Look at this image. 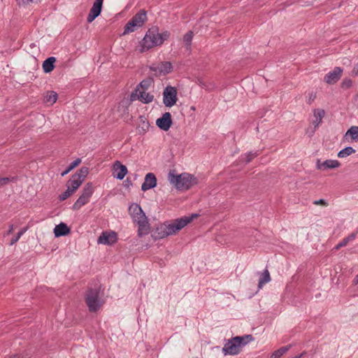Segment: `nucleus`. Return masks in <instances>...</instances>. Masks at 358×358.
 <instances>
[{
	"label": "nucleus",
	"instance_id": "obj_26",
	"mask_svg": "<svg viewBox=\"0 0 358 358\" xmlns=\"http://www.w3.org/2000/svg\"><path fill=\"white\" fill-rule=\"evenodd\" d=\"M271 280L269 272L266 269L262 273L259 280L258 287L261 289L266 283H268Z\"/></svg>",
	"mask_w": 358,
	"mask_h": 358
},
{
	"label": "nucleus",
	"instance_id": "obj_41",
	"mask_svg": "<svg viewBox=\"0 0 358 358\" xmlns=\"http://www.w3.org/2000/svg\"><path fill=\"white\" fill-rule=\"evenodd\" d=\"M352 72L355 74V75H358V64H356L354 68H353V70H352Z\"/></svg>",
	"mask_w": 358,
	"mask_h": 358
},
{
	"label": "nucleus",
	"instance_id": "obj_38",
	"mask_svg": "<svg viewBox=\"0 0 358 358\" xmlns=\"http://www.w3.org/2000/svg\"><path fill=\"white\" fill-rule=\"evenodd\" d=\"M41 0H17L19 5L28 4L29 3H38Z\"/></svg>",
	"mask_w": 358,
	"mask_h": 358
},
{
	"label": "nucleus",
	"instance_id": "obj_34",
	"mask_svg": "<svg viewBox=\"0 0 358 358\" xmlns=\"http://www.w3.org/2000/svg\"><path fill=\"white\" fill-rule=\"evenodd\" d=\"M72 194L73 192L67 188L66 190L59 196V200L64 201L65 199L69 198Z\"/></svg>",
	"mask_w": 358,
	"mask_h": 358
},
{
	"label": "nucleus",
	"instance_id": "obj_14",
	"mask_svg": "<svg viewBox=\"0 0 358 358\" xmlns=\"http://www.w3.org/2000/svg\"><path fill=\"white\" fill-rule=\"evenodd\" d=\"M103 1V0H96L94 2L93 6L91 8L90 13L88 14V16L87 17V20L88 22H92L95 20L96 17H97L100 15Z\"/></svg>",
	"mask_w": 358,
	"mask_h": 358
},
{
	"label": "nucleus",
	"instance_id": "obj_21",
	"mask_svg": "<svg viewBox=\"0 0 358 358\" xmlns=\"http://www.w3.org/2000/svg\"><path fill=\"white\" fill-rule=\"evenodd\" d=\"M83 183L81 180L74 178L73 175L71 178L67 182V188L73 192V193Z\"/></svg>",
	"mask_w": 358,
	"mask_h": 358
},
{
	"label": "nucleus",
	"instance_id": "obj_1",
	"mask_svg": "<svg viewBox=\"0 0 358 358\" xmlns=\"http://www.w3.org/2000/svg\"><path fill=\"white\" fill-rule=\"evenodd\" d=\"M198 216V214L194 213L189 216H184L176 219L170 223L166 222L160 224L155 231L156 238H164L169 236L176 234Z\"/></svg>",
	"mask_w": 358,
	"mask_h": 358
},
{
	"label": "nucleus",
	"instance_id": "obj_25",
	"mask_svg": "<svg viewBox=\"0 0 358 358\" xmlns=\"http://www.w3.org/2000/svg\"><path fill=\"white\" fill-rule=\"evenodd\" d=\"M350 136L352 141H358V127H351L345 133L344 137Z\"/></svg>",
	"mask_w": 358,
	"mask_h": 358
},
{
	"label": "nucleus",
	"instance_id": "obj_45",
	"mask_svg": "<svg viewBox=\"0 0 358 358\" xmlns=\"http://www.w3.org/2000/svg\"><path fill=\"white\" fill-rule=\"evenodd\" d=\"M302 355H303V353L301 355H300L299 356L296 357L295 358H301Z\"/></svg>",
	"mask_w": 358,
	"mask_h": 358
},
{
	"label": "nucleus",
	"instance_id": "obj_31",
	"mask_svg": "<svg viewBox=\"0 0 358 358\" xmlns=\"http://www.w3.org/2000/svg\"><path fill=\"white\" fill-rule=\"evenodd\" d=\"M290 348V345L283 346L272 353L271 358H280L282 355L287 352Z\"/></svg>",
	"mask_w": 358,
	"mask_h": 358
},
{
	"label": "nucleus",
	"instance_id": "obj_42",
	"mask_svg": "<svg viewBox=\"0 0 358 358\" xmlns=\"http://www.w3.org/2000/svg\"><path fill=\"white\" fill-rule=\"evenodd\" d=\"M71 170H69V167L64 171L61 173V176H64L65 175H66L67 173H69Z\"/></svg>",
	"mask_w": 358,
	"mask_h": 358
},
{
	"label": "nucleus",
	"instance_id": "obj_18",
	"mask_svg": "<svg viewBox=\"0 0 358 358\" xmlns=\"http://www.w3.org/2000/svg\"><path fill=\"white\" fill-rule=\"evenodd\" d=\"M115 234H108L103 232L102 234L99 237L98 243L101 244H111L115 241Z\"/></svg>",
	"mask_w": 358,
	"mask_h": 358
},
{
	"label": "nucleus",
	"instance_id": "obj_10",
	"mask_svg": "<svg viewBox=\"0 0 358 358\" xmlns=\"http://www.w3.org/2000/svg\"><path fill=\"white\" fill-rule=\"evenodd\" d=\"M154 99V96L145 90H140L135 89V90L130 95V100L134 101L139 100L143 103H151Z\"/></svg>",
	"mask_w": 358,
	"mask_h": 358
},
{
	"label": "nucleus",
	"instance_id": "obj_20",
	"mask_svg": "<svg viewBox=\"0 0 358 358\" xmlns=\"http://www.w3.org/2000/svg\"><path fill=\"white\" fill-rule=\"evenodd\" d=\"M56 62V58L54 57H50L46 59L42 65L43 70L45 73H50L53 71L55 68V62Z\"/></svg>",
	"mask_w": 358,
	"mask_h": 358
},
{
	"label": "nucleus",
	"instance_id": "obj_3",
	"mask_svg": "<svg viewBox=\"0 0 358 358\" xmlns=\"http://www.w3.org/2000/svg\"><path fill=\"white\" fill-rule=\"evenodd\" d=\"M129 213L134 222L138 224V235L141 237L150 232V224L148 218L141 207L137 203H132L129 207Z\"/></svg>",
	"mask_w": 358,
	"mask_h": 358
},
{
	"label": "nucleus",
	"instance_id": "obj_29",
	"mask_svg": "<svg viewBox=\"0 0 358 358\" xmlns=\"http://www.w3.org/2000/svg\"><path fill=\"white\" fill-rule=\"evenodd\" d=\"M258 155L257 152H249L244 155H242L240 157V160L242 162H245V164L249 163L252 161L255 157Z\"/></svg>",
	"mask_w": 358,
	"mask_h": 358
},
{
	"label": "nucleus",
	"instance_id": "obj_6",
	"mask_svg": "<svg viewBox=\"0 0 358 358\" xmlns=\"http://www.w3.org/2000/svg\"><path fill=\"white\" fill-rule=\"evenodd\" d=\"M147 19L146 11L141 10L125 24L123 34H128L141 27Z\"/></svg>",
	"mask_w": 358,
	"mask_h": 358
},
{
	"label": "nucleus",
	"instance_id": "obj_32",
	"mask_svg": "<svg viewBox=\"0 0 358 358\" xmlns=\"http://www.w3.org/2000/svg\"><path fill=\"white\" fill-rule=\"evenodd\" d=\"M27 227L21 229V230L15 236L12 238V239L10 240V245H13L15 244L21 238V236L27 231Z\"/></svg>",
	"mask_w": 358,
	"mask_h": 358
},
{
	"label": "nucleus",
	"instance_id": "obj_28",
	"mask_svg": "<svg viewBox=\"0 0 358 358\" xmlns=\"http://www.w3.org/2000/svg\"><path fill=\"white\" fill-rule=\"evenodd\" d=\"M152 83L153 80L152 78L145 79L142 80L138 85H137L136 89L147 91L151 87Z\"/></svg>",
	"mask_w": 358,
	"mask_h": 358
},
{
	"label": "nucleus",
	"instance_id": "obj_27",
	"mask_svg": "<svg viewBox=\"0 0 358 358\" xmlns=\"http://www.w3.org/2000/svg\"><path fill=\"white\" fill-rule=\"evenodd\" d=\"M88 173L89 169L87 167L83 166L80 168L75 174H73V176L74 178H78L83 182Z\"/></svg>",
	"mask_w": 358,
	"mask_h": 358
},
{
	"label": "nucleus",
	"instance_id": "obj_5",
	"mask_svg": "<svg viewBox=\"0 0 358 358\" xmlns=\"http://www.w3.org/2000/svg\"><path fill=\"white\" fill-rule=\"evenodd\" d=\"M168 180L178 190H187L196 183V178L191 174L182 173L176 174L175 171H170Z\"/></svg>",
	"mask_w": 358,
	"mask_h": 358
},
{
	"label": "nucleus",
	"instance_id": "obj_4",
	"mask_svg": "<svg viewBox=\"0 0 358 358\" xmlns=\"http://www.w3.org/2000/svg\"><path fill=\"white\" fill-rule=\"evenodd\" d=\"M254 340L252 335L235 336L227 341L222 348L224 355H235L240 353L242 348Z\"/></svg>",
	"mask_w": 358,
	"mask_h": 358
},
{
	"label": "nucleus",
	"instance_id": "obj_16",
	"mask_svg": "<svg viewBox=\"0 0 358 358\" xmlns=\"http://www.w3.org/2000/svg\"><path fill=\"white\" fill-rule=\"evenodd\" d=\"M113 170L117 172L114 176L118 180H122L128 172L126 166L122 164L119 161L114 163Z\"/></svg>",
	"mask_w": 358,
	"mask_h": 358
},
{
	"label": "nucleus",
	"instance_id": "obj_35",
	"mask_svg": "<svg viewBox=\"0 0 358 358\" xmlns=\"http://www.w3.org/2000/svg\"><path fill=\"white\" fill-rule=\"evenodd\" d=\"M352 86V81L350 79H344L341 83V87L348 89Z\"/></svg>",
	"mask_w": 358,
	"mask_h": 358
},
{
	"label": "nucleus",
	"instance_id": "obj_13",
	"mask_svg": "<svg viewBox=\"0 0 358 358\" xmlns=\"http://www.w3.org/2000/svg\"><path fill=\"white\" fill-rule=\"evenodd\" d=\"M340 166L341 163L338 160L335 159H327L324 162H322L318 159L316 162V169L318 170L336 169Z\"/></svg>",
	"mask_w": 358,
	"mask_h": 358
},
{
	"label": "nucleus",
	"instance_id": "obj_7",
	"mask_svg": "<svg viewBox=\"0 0 358 358\" xmlns=\"http://www.w3.org/2000/svg\"><path fill=\"white\" fill-rule=\"evenodd\" d=\"M85 301L90 312L97 311L103 303V301L99 297V292L96 289H90L87 291Z\"/></svg>",
	"mask_w": 358,
	"mask_h": 358
},
{
	"label": "nucleus",
	"instance_id": "obj_11",
	"mask_svg": "<svg viewBox=\"0 0 358 358\" xmlns=\"http://www.w3.org/2000/svg\"><path fill=\"white\" fill-rule=\"evenodd\" d=\"M157 126L163 131H168L172 124L171 115L170 113L166 112L162 116L158 118L156 121Z\"/></svg>",
	"mask_w": 358,
	"mask_h": 358
},
{
	"label": "nucleus",
	"instance_id": "obj_39",
	"mask_svg": "<svg viewBox=\"0 0 358 358\" xmlns=\"http://www.w3.org/2000/svg\"><path fill=\"white\" fill-rule=\"evenodd\" d=\"M313 204L317 205V206L322 205L324 206H327V205H328L327 202L324 199H322L314 201Z\"/></svg>",
	"mask_w": 358,
	"mask_h": 358
},
{
	"label": "nucleus",
	"instance_id": "obj_22",
	"mask_svg": "<svg viewBox=\"0 0 358 358\" xmlns=\"http://www.w3.org/2000/svg\"><path fill=\"white\" fill-rule=\"evenodd\" d=\"M357 232H352L349 236L343 238L336 247V250H338L348 244V243L354 241L357 237Z\"/></svg>",
	"mask_w": 358,
	"mask_h": 358
},
{
	"label": "nucleus",
	"instance_id": "obj_12",
	"mask_svg": "<svg viewBox=\"0 0 358 358\" xmlns=\"http://www.w3.org/2000/svg\"><path fill=\"white\" fill-rule=\"evenodd\" d=\"M342 73L343 69L341 67H335L333 71L326 74L324 80L327 84H334L341 78Z\"/></svg>",
	"mask_w": 358,
	"mask_h": 358
},
{
	"label": "nucleus",
	"instance_id": "obj_9",
	"mask_svg": "<svg viewBox=\"0 0 358 358\" xmlns=\"http://www.w3.org/2000/svg\"><path fill=\"white\" fill-rule=\"evenodd\" d=\"M178 101L176 87L167 86L163 92V103L166 107H171Z\"/></svg>",
	"mask_w": 358,
	"mask_h": 358
},
{
	"label": "nucleus",
	"instance_id": "obj_19",
	"mask_svg": "<svg viewBox=\"0 0 358 358\" xmlns=\"http://www.w3.org/2000/svg\"><path fill=\"white\" fill-rule=\"evenodd\" d=\"M313 115L315 120L313 121V124L314 125L315 128H317L322 123V119L325 115V112L323 109L317 108L314 110Z\"/></svg>",
	"mask_w": 358,
	"mask_h": 358
},
{
	"label": "nucleus",
	"instance_id": "obj_36",
	"mask_svg": "<svg viewBox=\"0 0 358 358\" xmlns=\"http://www.w3.org/2000/svg\"><path fill=\"white\" fill-rule=\"evenodd\" d=\"M316 99V94L313 92L308 93L307 96V103L311 104Z\"/></svg>",
	"mask_w": 358,
	"mask_h": 358
},
{
	"label": "nucleus",
	"instance_id": "obj_15",
	"mask_svg": "<svg viewBox=\"0 0 358 358\" xmlns=\"http://www.w3.org/2000/svg\"><path fill=\"white\" fill-rule=\"evenodd\" d=\"M157 186V178L152 173L145 175L144 182L141 185V190L145 192Z\"/></svg>",
	"mask_w": 358,
	"mask_h": 358
},
{
	"label": "nucleus",
	"instance_id": "obj_8",
	"mask_svg": "<svg viewBox=\"0 0 358 358\" xmlns=\"http://www.w3.org/2000/svg\"><path fill=\"white\" fill-rule=\"evenodd\" d=\"M94 192V187L90 182L87 183L83 189L81 195L73 205V210H78L87 203Z\"/></svg>",
	"mask_w": 358,
	"mask_h": 358
},
{
	"label": "nucleus",
	"instance_id": "obj_44",
	"mask_svg": "<svg viewBox=\"0 0 358 358\" xmlns=\"http://www.w3.org/2000/svg\"><path fill=\"white\" fill-rule=\"evenodd\" d=\"M13 225H12V224H11V225L9 227V229H8V234H11V233L13 232Z\"/></svg>",
	"mask_w": 358,
	"mask_h": 358
},
{
	"label": "nucleus",
	"instance_id": "obj_24",
	"mask_svg": "<svg viewBox=\"0 0 358 358\" xmlns=\"http://www.w3.org/2000/svg\"><path fill=\"white\" fill-rule=\"evenodd\" d=\"M57 100V94L55 92H48L44 96V101L50 105H52Z\"/></svg>",
	"mask_w": 358,
	"mask_h": 358
},
{
	"label": "nucleus",
	"instance_id": "obj_40",
	"mask_svg": "<svg viewBox=\"0 0 358 358\" xmlns=\"http://www.w3.org/2000/svg\"><path fill=\"white\" fill-rule=\"evenodd\" d=\"M9 178L7 177L0 178V187L8 183Z\"/></svg>",
	"mask_w": 358,
	"mask_h": 358
},
{
	"label": "nucleus",
	"instance_id": "obj_30",
	"mask_svg": "<svg viewBox=\"0 0 358 358\" xmlns=\"http://www.w3.org/2000/svg\"><path fill=\"white\" fill-rule=\"evenodd\" d=\"M355 152V150L353 148L349 146V147H346L344 149L339 151L338 153V157L340 158H344V157H346Z\"/></svg>",
	"mask_w": 358,
	"mask_h": 358
},
{
	"label": "nucleus",
	"instance_id": "obj_37",
	"mask_svg": "<svg viewBox=\"0 0 358 358\" xmlns=\"http://www.w3.org/2000/svg\"><path fill=\"white\" fill-rule=\"evenodd\" d=\"M81 162V159L78 158L76 160H74L73 162H71L69 166V170H73L74 168L78 166Z\"/></svg>",
	"mask_w": 358,
	"mask_h": 358
},
{
	"label": "nucleus",
	"instance_id": "obj_43",
	"mask_svg": "<svg viewBox=\"0 0 358 358\" xmlns=\"http://www.w3.org/2000/svg\"><path fill=\"white\" fill-rule=\"evenodd\" d=\"M353 283L355 285H358V274L355 277L353 280Z\"/></svg>",
	"mask_w": 358,
	"mask_h": 358
},
{
	"label": "nucleus",
	"instance_id": "obj_33",
	"mask_svg": "<svg viewBox=\"0 0 358 358\" xmlns=\"http://www.w3.org/2000/svg\"><path fill=\"white\" fill-rule=\"evenodd\" d=\"M193 32L192 31H189L186 33L183 36V41L188 45H190L192 40L193 38Z\"/></svg>",
	"mask_w": 358,
	"mask_h": 358
},
{
	"label": "nucleus",
	"instance_id": "obj_23",
	"mask_svg": "<svg viewBox=\"0 0 358 358\" xmlns=\"http://www.w3.org/2000/svg\"><path fill=\"white\" fill-rule=\"evenodd\" d=\"M157 69L160 74L166 75L171 72L172 69V65L169 62H162L158 65Z\"/></svg>",
	"mask_w": 358,
	"mask_h": 358
},
{
	"label": "nucleus",
	"instance_id": "obj_46",
	"mask_svg": "<svg viewBox=\"0 0 358 358\" xmlns=\"http://www.w3.org/2000/svg\"><path fill=\"white\" fill-rule=\"evenodd\" d=\"M148 126H149V124H148V122H147L146 123V127H148Z\"/></svg>",
	"mask_w": 358,
	"mask_h": 358
},
{
	"label": "nucleus",
	"instance_id": "obj_17",
	"mask_svg": "<svg viewBox=\"0 0 358 358\" xmlns=\"http://www.w3.org/2000/svg\"><path fill=\"white\" fill-rule=\"evenodd\" d=\"M69 233L70 229L64 222H61L60 224L56 225L54 229V234L55 237L66 236Z\"/></svg>",
	"mask_w": 358,
	"mask_h": 358
},
{
	"label": "nucleus",
	"instance_id": "obj_2",
	"mask_svg": "<svg viewBox=\"0 0 358 358\" xmlns=\"http://www.w3.org/2000/svg\"><path fill=\"white\" fill-rule=\"evenodd\" d=\"M169 36L170 32L168 31L159 33L157 28L153 27L148 29L140 42L139 52H144L154 47L162 45Z\"/></svg>",
	"mask_w": 358,
	"mask_h": 358
}]
</instances>
